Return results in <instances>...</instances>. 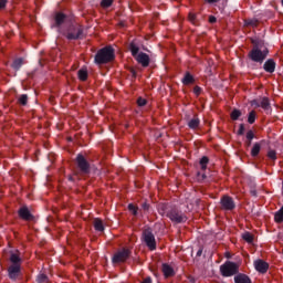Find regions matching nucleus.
I'll return each mask as SVG.
<instances>
[{
	"instance_id": "1",
	"label": "nucleus",
	"mask_w": 283,
	"mask_h": 283,
	"mask_svg": "<svg viewBox=\"0 0 283 283\" xmlns=\"http://www.w3.org/2000/svg\"><path fill=\"white\" fill-rule=\"evenodd\" d=\"M114 49L112 46H106L99 50L95 55V62L98 65H103L105 63H112L114 60Z\"/></svg>"
},
{
	"instance_id": "2",
	"label": "nucleus",
	"mask_w": 283,
	"mask_h": 283,
	"mask_svg": "<svg viewBox=\"0 0 283 283\" xmlns=\"http://www.w3.org/2000/svg\"><path fill=\"white\" fill-rule=\"evenodd\" d=\"M239 271L240 265L235 262L227 261L220 265V273L223 277H233V275H238Z\"/></svg>"
},
{
	"instance_id": "3",
	"label": "nucleus",
	"mask_w": 283,
	"mask_h": 283,
	"mask_svg": "<svg viewBox=\"0 0 283 283\" xmlns=\"http://www.w3.org/2000/svg\"><path fill=\"white\" fill-rule=\"evenodd\" d=\"M143 240L146 247H148L149 251H156V237H154L150 229L143 231Z\"/></svg>"
},
{
	"instance_id": "4",
	"label": "nucleus",
	"mask_w": 283,
	"mask_h": 283,
	"mask_svg": "<svg viewBox=\"0 0 283 283\" xmlns=\"http://www.w3.org/2000/svg\"><path fill=\"white\" fill-rule=\"evenodd\" d=\"M266 51H262L258 48H253L250 52H249V59H251V61H254V63H264V60L266 59Z\"/></svg>"
},
{
	"instance_id": "5",
	"label": "nucleus",
	"mask_w": 283,
	"mask_h": 283,
	"mask_svg": "<svg viewBox=\"0 0 283 283\" xmlns=\"http://www.w3.org/2000/svg\"><path fill=\"white\" fill-rule=\"evenodd\" d=\"M167 218H169L171 222H176V224H180L181 222H187V216L176 209L170 210L167 213Z\"/></svg>"
},
{
	"instance_id": "6",
	"label": "nucleus",
	"mask_w": 283,
	"mask_h": 283,
	"mask_svg": "<svg viewBox=\"0 0 283 283\" xmlns=\"http://www.w3.org/2000/svg\"><path fill=\"white\" fill-rule=\"evenodd\" d=\"M65 36L69 41H76V39L83 36V29L81 27H70Z\"/></svg>"
},
{
	"instance_id": "7",
	"label": "nucleus",
	"mask_w": 283,
	"mask_h": 283,
	"mask_svg": "<svg viewBox=\"0 0 283 283\" xmlns=\"http://www.w3.org/2000/svg\"><path fill=\"white\" fill-rule=\"evenodd\" d=\"M129 255H132V252L127 249H124L113 256V263L114 264H120V262H127L129 260Z\"/></svg>"
},
{
	"instance_id": "8",
	"label": "nucleus",
	"mask_w": 283,
	"mask_h": 283,
	"mask_svg": "<svg viewBox=\"0 0 283 283\" xmlns=\"http://www.w3.org/2000/svg\"><path fill=\"white\" fill-rule=\"evenodd\" d=\"M76 165L82 174H90V163L85 159V156L77 155Z\"/></svg>"
},
{
	"instance_id": "9",
	"label": "nucleus",
	"mask_w": 283,
	"mask_h": 283,
	"mask_svg": "<svg viewBox=\"0 0 283 283\" xmlns=\"http://www.w3.org/2000/svg\"><path fill=\"white\" fill-rule=\"evenodd\" d=\"M220 205L223 211H233V209H235V201L229 196H223L220 200Z\"/></svg>"
},
{
	"instance_id": "10",
	"label": "nucleus",
	"mask_w": 283,
	"mask_h": 283,
	"mask_svg": "<svg viewBox=\"0 0 283 283\" xmlns=\"http://www.w3.org/2000/svg\"><path fill=\"white\" fill-rule=\"evenodd\" d=\"M254 269L255 271H258V273H266V271H269V263H266V261L264 260H255L254 261Z\"/></svg>"
},
{
	"instance_id": "11",
	"label": "nucleus",
	"mask_w": 283,
	"mask_h": 283,
	"mask_svg": "<svg viewBox=\"0 0 283 283\" xmlns=\"http://www.w3.org/2000/svg\"><path fill=\"white\" fill-rule=\"evenodd\" d=\"M8 274L10 280H17L21 275V265H10L8 268Z\"/></svg>"
},
{
	"instance_id": "12",
	"label": "nucleus",
	"mask_w": 283,
	"mask_h": 283,
	"mask_svg": "<svg viewBox=\"0 0 283 283\" xmlns=\"http://www.w3.org/2000/svg\"><path fill=\"white\" fill-rule=\"evenodd\" d=\"M137 63H139V65H142L143 67H149V55H147V53H143L140 52L136 57Z\"/></svg>"
},
{
	"instance_id": "13",
	"label": "nucleus",
	"mask_w": 283,
	"mask_h": 283,
	"mask_svg": "<svg viewBox=\"0 0 283 283\" xmlns=\"http://www.w3.org/2000/svg\"><path fill=\"white\" fill-rule=\"evenodd\" d=\"M9 261L11 262V266H21V254L18 252H12L10 254Z\"/></svg>"
},
{
	"instance_id": "14",
	"label": "nucleus",
	"mask_w": 283,
	"mask_h": 283,
	"mask_svg": "<svg viewBox=\"0 0 283 283\" xmlns=\"http://www.w3.org/2000/svg\"><path fill=\"white\" fill-rule=\"evenodd\" d=\"M161 271H163L165 277H174L176 275L174 268H171V265H169L167 263L163 264Z\"/></svg>"
},
{
	"instance_id": "15",
	"label": "nucleus",
	"mask_w": 283,
	"mask_h": 283,
	"mask_svg": "<svg viewBox=\"0 0 283 283\" xmlns=\"http://www.w3.org/2000/svg\"><path fill=\"white\" fill-rule=\"evenodd\" d=\"M19 217L22 220H27V221L32 220V213L30 212V209H28V207L20 208Z\"/></svg>"
},
{
	"instance_id": "16",
	"label": "nucleus",
	"mask_w": 283,
	"mask_h": 283,
	"mask_svg": "<svg viewBox=\"0 0 283 283\" xmlns=\"http://www.w3.org/2000/svg\"><path fill=\"white\" fill-rule=\"evenodd\" d=\"M251 105H256V107H262L265 111L271 108V102L268 97H263L260 104H258V101H252Z\"/></svg>"
},
{
	"instance_id": "17",
	"label": "nucleus",
	"mask_w": 283,
	"mask_h": 283,
	"mask_svg": "<svg viewBox=\"0 0 283 283\" xmlns=\"http://www.w3.org/2000/svg\"><path fill=\"white\" fill-rule=\"evenodd\" d=\"M263 70H265L266 72H269V74H273V72H275V61L273 60H268L264 65H263Z\"/></svg>"
},
{
	"instance_id": "18",
	"label": "nucleus",
	"mask_w": 283,
	"mask_h": 283,
	"mask_svg": "<svg viewBox=\"0 0 283 283\" xmlns=\"http://www.w3.org/2000/svg\"><path fill=\"white\" fill-rule=\"evenodd\" d=\"M93 227L95 231H99V232L105 231V226L103 224V220H101L99 218L94 219Z\"/></svg>"
},
{
	"instance_id": "19",
	"label": "nucleus",
	"mask_w": 283,
	"mask_h": 283,
	"mask_svg": "<svg viewBox=\"0 0 283 283\" xmlns=\"http://www.w3.org/2000/svg\"><path fill=\"white\" fill-rule=\"evenodd\" d=\"M235 283H251V279L247 274H238L234 276Z\"/></svg>"
},
{
	"instance_id": "20",
	"label": "nucleus",
	"mask_w": 283,
	"mask_h": 283,
	"mask_svg": "<svg viewBox=\"0 0 283 283\" xmlns=\"http://www.w3.org/2000/svg\"><path fill=\"white\" fill-rule=\"evenodd\" d=\"M181 82L184 83V85H191L196 82V80L193 78V75H191V73L187 72Z\"/></svg>"
},
{
	"instance_id": "21",
	"label": "nucleus",
	"mask_w": 283,
	"mask_h": 283,
	"mask_svg": "<svg viewBox=\"0 0 283 283\" xmlns=\"http://www.w3.org/2000/svg\"><path fill=\"white\" fill-rule=\"evenodd\" d=\"M188 127L190 129H198L200 127V118L195 116L192 119L188 122Z\"/></svg>"
},
{
	"instance_id": "22",
	"label": "nucleus",
	"mask_w": 283,
	"mask_h": 283,
	"mask_svg": "<svg viewBox=\"0 0 283 283\" xmlns=\"http://www.w3.org/2000/svg\"><path fill=\"white\" fill-rule=\"evenodd\" d=\"M262 149V145L260 143H255L251 149V156L252 158H255V156L260 155V151Z\"/></svg>"
},
{
	"instance_id": "23",
	"label": "nucleus",
	"mask_w": 283,
	"mask_h": 283,
	"mask_svg": "<svg viewBox=\"0 0 283 283\" xmlns=\"http://www.w3.org/2000/svg\"><path fill=\"white\" fill-rule=\"evenodd\" d=\"M129 51L132 53V56H134V59H136L137 55L139 54L138 52L140 51V49L135 43H130Z\"/></svg>"
},
{
	"instance_id": "24",
	"label": "nucleus",
	"mask_w": 283,
	"mask_h": 283,
	"mask_svg": "<svg viewBox=\"0 0 283 283\" xmlns=\"http://www.w3.org/2000/svg\"><path fill=\"white\" fill-rule=\"evenodd\" d=\"M274 220L277 222V224H282L283 222V206L281 209L274 214Z\"/></svg>"
},
{
	"instance_id": "25",
	"label": "nucleus",
	"mask_w": 283,
	"mask_h": 283,
	"mask_svg": "<svg viewBox=\"0 0 283 283\" xmlns=\"http://www.w3.org/2000/svg\"><path fill=\"white\" fill-rule=\"evenodd\" d=\"M199 165H200L202 171H207V165H209V157L203 156L200 159Z\"/></svg>"
},
{
	"instance_id": "26",
	"label": "nucleus",
	"mask_w": 283,
	"mask_h": 283,
	"mask_svg": "<svg viewBox=\"0 0 283 283\" xmlns=\"http://www.w3.org/2000/svg\"><path fill=\"white\" fill-rule=\"evenodd\" d=\"M64 22H65V14L56 13L55 14V23H56V25H63Z\"/></svg>"
},
{
	"instance_id": "27",
	"label": "nucleus",
	"mask_w": 283,
	"mask_h": 283,
	"mask_svg": "<svg viewBox=\"0 0 283 283\" xmlns=\"http://www.w3.org/2000/svg\"><path fill=\"white\" fill-rule=\"evenodd\" d=\"M77 76H78V78L81 80V81H83V82H85V81H87V70H80L78 72H77Z\"/></svg>"
},
{
	"instance_id": "28",
	"label": "nucleus",
	"mask_w": 283,
	"mask_h": 283,
	"mask_svg": "<svg viewBox=\"0 0 283 283\" xmlns=\"http://www.w3.org/2000/svg\"><path fill=\"white\" fill-rule=\"evenodd\" d=\"M21 65H23V59H17L12 63L13 70H21Z\"/></svg>"
},
{
	"instance_id": "29",
	"label": "nucleus",
	"mask_w": 283,
	"mask_h": 283,
	"mask_svg": "<svg viewBox=\"0 0 283 283\" xmlns=\"http://www.w3.org/2000/svg\"><path fill=\"white\" fill-rule=\"evenodd\" d=\"M242 239L248 242V244H251L253 242V235L251 232H245L242 234Z\"/></svg>"
},
{
	"instance_id": "30",
	"label": "nucleus",
	"mask_w": 283,
	"mask_h": 283,
	"mask_svg": "<svg viewBox=\"0 0 283 283\" xmlns=\"http://www.w3.org/2000/svg\"><path fill=\"white\" fill-rule=\"evenodd\" d=\"M230 116L232 120H238L242 116V112L240 109H233Z\"/></svg>"
},
{
	"instance_id": "31",
	"label": "nucleus",
	"mask_w": 283,
	"mask_h": 283,
	"mask_svg": "<svg viewBox=\"0 0 283 283\" xmlns=\"http://www.w3.org/2000/svg\"><path fill=\"white\" fill-rule=\"evenodd\" d=\"M255 116H256L255 111H251V112L249 113L248 123H249L250 125H253V123H255Z\"/></svg>"
},
{
	"instance_id": "32",
	"label": "nucleus",
	"mask_w": 283,
	"mask_h": 283,
	"mask_svg": "<svg viewBox=\"0 0 283 283\" xmlns=\"http://www.w3.org/2000/svg\"><path fill=\"white\" fill-rule=\"evenodd\" d=\"M18 103L23 106L28 105V96L25 94L20 95Z\"/></svg>"
},
{
	"instance_id": "33",
	"label": "nucleus",
	"mask_w": 283,
	"mask_h": 283,
	"mask_svg": "<svg viewBox=\"0 0 283 283\" xmlns=\"http://www.w3.org/2000/svg\"><path fill=\"white\" fill-rule=\"evenodd\" d=\"M188 19L192 25H198V20L196 13H189Z\"/></svg>"
},
{
	"instance_id": "34",
	"label": "nucleus",
	"mask_w": 283,
	"mask_h": 283,
	"mask_svg": "<svg viewBox=\"0 0 283 283\" xmlns=\"http://www.w3.org/2000/svg\"><path fill=\"white\" fill-rule=\"evenodd\" d=\"M268 158H270V160H277V153L275 150H269Z\"/></svg>"
},
{
	"instance_id": "35",
	"label": "nucleus",
	"mask_w": 283,
	"mask_h": 283,
	"mask_svg": "<svg viewBox=\"0 0 283 283\" xmlns=\"http://www.w3.org/2000/svg\"><path fill=\"white\" fill-rule=\"evenodd\" d=\"M112 3H114V0H102L101 7L102 8H111Z\"/></svg>"
},
{
	"instance_id": "36",
	"label": "nucleus",
	"mask_w": 283,
	"mask_h": 283,
	"mask_svg": "<svg viewBox=\"0 0 283 283\" xmlns=\"http://www.w3.org/2000/svg\"><path fill=\"white\" fill-rule=\"evenodd\" d=\"M128 210L132 211L133 216H137L138 213V207H136L134 203L128 205Z\"/></svg>"
},
{
	"instance_id": "37",
	"label": "nucleus",
	"mask_w": 283,
	"mask_h": 283,
	"mask_svg": "<svg viewBox=\"0 0 283 283\" xmlns=\"http://www.w3.org/2000/svg\"><path fill=\"white\" fill-rule=\"evenodd\" d=\"M137 105H138V107H145V105H147V99L143 98V97H138Z\"/></svg>"
},
{
	"instance_id": "38",
	"label": "nucleus",
	"mask_w": 283,
	"mask_h": 283,
	"mask_svg": "<svg viewBox=\"0 0 283 283\" xmlns=\"http://www.w3.org/2000/svg\"><path fill=\"white\" fill-rule=\"evenodd\" d=\"M245 25H251L252 28H258V20H247Z\"/></svg>"
},
{
	"instance_id": "39",
	"label": "nucleus",
	"mask_w": 283,
	"mask_h": 283,
	"mask_svg": "<svg viewBox=\"0 0 283 283\" xmlns=\"http://www.w3.org/2000/svg\"><path fill=\"white\" fill-rule=\"evenodd\" d=\"M38 282H39V283H45V282H48V275H45V274H40V275H38Z\"/></svg>"
},
{
	"instance_id": "40",
	"label": "nucleus",
	"mask_w": 283,
	"mask_h": 283,
	"mask_svg": "<svg viewBox=\"0 0 283 283\" xmlns=\"http://www.w3.org/2000/svg\"><path fill=\"white\" fill-rule=\"evenodd\" d=\"M247 140H253L254 138H255V134L253 133V130H249L248 133H247Z\"/></svg>"
},
{
	"instance_id": "41",
	"label": "nucleus",
	"mask_w": 283,
	"mask_h": 283,
	"mask_svg": "<svg viewBox=\"0 0 283 283\" xmlns=\"http://www.w3.org/2000/svg\"><path fill=\"white\" fill-rule=\"evenodd\" d=\"M201 92H202V88H200V86L193 87V94H196V96H200Z\"/></svg>"
},
{
	"instance_id": "42",
	"label": "nucleus",
	"mask_w": 283,
	"mask_h": 283,
	"mask_svg": "<svg viewBox=\"0 0 283 283\" xmlns=\"http://www.w3.org/2000/svg\"><path fill=\"white\" fill-rule=\"evenodd\" d=\"M244 135V124H240L239 130H238V136Z\"/></svg>"
},
{
	"instance_id": "43",
	"label": "nucleus",
	"mask_w": 283,
	"mask_h": 283,
	"mask_svg": "<svg viewBox=\"0 0 283 283\" xmlns=\"http://www.w3.org/2000/svg\"><path fill=\"white\" fill-rule=\"evenodd\" d=\"M7 3H8V0H0V10H3Z\"/></svg>"
},
{
	"instance_id": "44",
	"label": "nucleus",
	"mask_w": 283,
	"mask_h": 283,
	"mask_svg": "<svg viewBox=\"0 0 283 283\" xmlns=\"http://www.w3.org/2000/svg\"><path fill=\"white\" fill-rule=\"evenodd\" d=\"M143 209L145 210V211H149V203H147V202H145V203H143Z\"/></svg>"
},
{
	"instance_id": "45",
	"label": "nucleus",
	"mask_w": 283,
	"mask_h": 283,
	"mask_svg": "<svg viewBox=\"0 0 283 283\" xmlns=\"http://www.w3.org/2000/svg\"><path fill=\"white\" fill-rule=\"evenodd\" d=\"M217 19L213 15L209 17V23H216Z\"/></svg>"
},
{
	"instance_id": "46",
	"label": "nucleus",
	"mask_w": 283,
	"mask_h": 283,
	"mask_svg": "<svg viewBox=\"0 0 283 283\" xmlns=\"http://www.w3.org/2000/svg\"><path fill=\"white\" fill-rule=\"evenodd\" d=\"M206 3H218V0H205Z\"/></svg>"
},
{
	"instance_id": "47",
	"label": "nucleus",
	"mask_w": 283,
	"mask_h": 283,
	"mask_svg": "<svg viewBox=\"0 0 283 283\" xmlns=\"http://www.w3.org/2000/svg\"><path fill=\"white\" fill-rule=\"evenodd\" d=\"M142 283H151V279H150V277H147V279H145Z\"/></svg>"
},
{
	"instance_id": "48",
	"label": "nucleus",
	"mask_w": 283,
	"mask_h": 283,
	"mask_svg": "<svg viewBox=\"0 0 283 283\" xmlns=\"http://www.w3.org/2000/svg\"><path fill=\"white\" fill-rule=\"evenodd\" d=\"M245 145L247 147H251V140H248Z\"/></svg>"
},
{
	"instance_id": "49",
	"label": "nucleus",
	"mask_w": 283,
	"mask_h": 283,
	"mask_svg": "<svg viewBox=\"0 0 283 283\" xmlns=\"http://www.w3.org/2000/svg\"><path fill=\"white\" fill-rule=\"evenodd\" d=\"M197 255H198V256L202 255V250H199V251L197 252Z\"/></svg>"
},
{
	"instance_id": "50",
	"label": "nucleus",
	"mask_w": 283,
	"mask_h": 283,
	"mask_svg": "<svg viewBox=\"0 0 283 283\" xmlns=\"http://www.w3.org/2000/svg\"><path fill=\"white\" fill-rule=\"evenodd\" d=\"M282 7H283V0H281Z\"/></svg>"
}]
</instances>
